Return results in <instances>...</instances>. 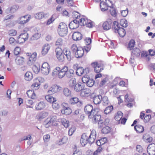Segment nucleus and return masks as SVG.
Listing matches in <instances>:
<instances>
[{
	"label": "nucleus",
	"mask_w": 155,
	"mask_h": 155,
	"mask_svg": "<svg viewBox=\"0 0 155 155\" xmlns=\"http://www.w3.org/2000/svg\"><path fill=\"white\" fill-rule=\"evenodd\" d=\"M134 129L137 133H142L144 130L143 127L140 124L135 126Z\"/></svg>",
	"instance_id": "7c9ffc66"
},
{
	"label": "nucleus",
	"mask_w": 155,
	"mask_h": 155,
	"mask_svg": "<svg viewBox=\"0 0 155 155\" xmlns=\"http://www.w3.org/2000/svg\"><path fill=\"white\" fill-rule=\"evenodd\" d=\"M72 15L74 18L78 20V19L80 18V15L79 13L76 12H74L72 13Z\"/></svg>",
	"instance_id": "052dcab7"
},
{
	"label": "nucleus",
	"mask_w": 155,
	"mask_h": 155,
	"mask_svg": "<svg viewBox=\"0 0 155 155\" xmlns=\"http://www.w3.org/2000/svg\"><path fill=\"white\" fill-rule=\"evenodd\" d=\"M131 53L132 56L138 57L140 54V51L138 48H135L132 49Z\"/></svg>",
	"instance_id": "393cba45"
},
{
	"label": "nucleus",
	"mask_w": 155,
	"mask_h": 155,
	"mask_svg": "<svg viewBox=\"0 0 155 155\" xmlns=\"http://www.w3.org/2000/svg\"><path fill=\"white\" fill-rule=\"evenodd\" d=\"M79 101V99L77 97H75L70 99L69 102L71 104H74L78 103Z\"/></svg>",
	"instance_id": "3c124183"
},
{
	"label": "nucleus",
	"mask_w": 155,
	"mask_h": 155,
	"mask_svg": "<svg viewBox=\"0 0 155 155\" xmlns=\"http://www.w3.org/2000/svg\"><path fill=\"white\" fill-rule=\"evenodd\" d=\"M84 53L83 48L79 47H78V50L75 53V55L76 57L77 58H81L83 56Z\"/></svg>",
	"instance_id": "a211bd4d"
},
{
	"label": "nucleus",
	"mask_w": 155,
	"mask_h": 155,
	"mask_svg": "<svg viewBox=\"0 0 155 155\" xmlns=\"http://www.w3.org/2000/svg\"><path fill=\"white\" fill-rule=\"evenodd\" d=\"M89 68H77L76 71V74L81 76L83 74H87L89 72Z\"/></svg>",
	"instance_id": "f8f14e48"
},
{
	"label": "nucleus",
	"mask_w": 155,
	"mask_h": 155,
	"mask_svg": "<svg viewBox=\"0 0 155 155\" xmlns=\"http://www.w3.org/2000/svg\"><path fill=\"white\" fill-rule=\"evenodd\" d=\"M96 133L95 130L91 131L90 135L88 136L85 133L82 135L80 140V143L82 146H85L87 143L91 144L94 142L96 138Z\"/></svg>",
	"instance_id": "f03ea898"
},
{
	"label": "nucleus",
	"mask_w": 155,
	"mask_h": 155,
	"mask_svg": "<svg viewBox=\"0 0 155 155\" xmlns=\"http://www.w3.org/2000/svg\"><path fill=\"white\" fill-rule=\"evenodd\" d=\"M106 140V138H103L100 140H97L96 144L97 146H100L104 144L105 143Z\"/></svg>",
	"instance_id": "ea45409f"
},
{
	"label": "nucleus",
	"mask_w": 155,
	"mask_h": 155,
	"mask_svg": "<svg viewBox=\"0 0 155 155\" xmlns=\"http://www.w3.org/2000/svg\"><path fill=\"white\" fill-rule=\"evenodd\" d=\"M79 25V20L74 19L69 24V26L70 29H74L77 28Z\"/></svg>",
	"instance_id": "4468645a"
},
{
	"label": "nucleus",
	"mask_w": 155,
	"mask_h": 155,
	"mask_svg": "<svg viewBox=\"0 0 155 155\" xmlns=\"http://www.w3.org/2000/svg\"><path fill=\"white\" fill-rule=\"evenodd\" d=\"M151 118V116L150 115L148 114L146 115L144 119V121L145 123L149 122Z\"/></svg>",
	"instance_id": "e2e57ef3"
},
{
	"label": "nucleus",
	"mask_w": 155,
	"mask_h": 155,
	"mask_svg": "<svg viewBox=\"0 0 155 155\" xmlns=\"http://www.w3.org/2000/svg\"><path fill=\"white\" fill-rule=\"evenodd\" d=\"M120 24L123 27H126L127 26V21L125 19H121L120 20Z\"/></svg>",
	"instance_id": "8fccbe9b"
},
{
	"label": "nucleus",
	"mask_w": 155,
	"mask_h": 155,
	"mask_svg": "<svg viewBox=\"0 0 155 155\" xmlns=\"http://www.w3.org/2000/svg\"><path fill=\"white\" fill-rule=\"evenodd\" d=\"M100 118L99 120H96V122H94L93 121H92L94 123H96L97 122H98V127H102L104 125H105V122H104V121L101 119V116L100 115Z\"/></svg>",
	"instance_id": "58836bf2"
},
{
	"label": "nucleus",
	"mask_w": 155,
	"mask_h": 155,
	"mask_svg": "<svg viewBox=\"0 0 155 155\" xmlns=\"http://www.w3.org/2000/svg\"><path fill=\"white\" fill-rule=\"evenodd\" d=\"M63 52L68 60L70 61L71 59V53L69 50L65 48L63 49Z\"/></svg>",
	"instance_id": "5701e85b"
},
{
	"label": "nucleus",
	"mask_w": 155,
	"mask_h": 155,
	"mask_svg": "<svg viewBox=\"0 0 155 155\" xmlns=\"http://www.w3.org/2000/svg\"><path fill=\"white\" fill-rule=\"evenodd\" d=\"M33 102L32 100H29L26 103L27 108H32L31 106L33 104Z\"/></svg>",
	"instance_id": "13d9d810"
},
{
	"label": "nucleus",
	"mask_w": 155,
	"mask_h": 155,
	"mask_svg": "<svg viewBox=\"0 0 155 155\" xmlns=\"http://www.w3.org/2000/svg\"><path fill=\"white\" fill-rule=\"evenodd\" d=\"M91 66L93 68H100L104 67V65L101 62L95 61L92 62L91 64Z\"/></svg>",
	"instance_id": "a878e982"
},
{
	"label": "nucleus",
	"mask_w": 155,
	"mask_h": 155,
	"mask_svg": "<svg viewBox=\"0 0 155 155\" xmlns=\"http://www.w3.org/2000/svg\"><path fill=\"white\" fill-rule=\"evenodd\" d=\"M21 51V48L19 47H16L14 49V53L15 55H18L19 54Z\"/></svg>",
	"instance_id": "bf43d9fd"
},
{
	"label": "nucleus",
	"mask_w": 155,
	"mask_h": 155,
	"mask_svg": "<svg viewBox=\"0 0 155 155\" xmlns=\"http://www.w3.org/2000/svg\"><path fill=\"white\" fill-rule=\"evenodd\" d=\"M147 151L150 155L155 154V144L151 143L147 147Z\"/></svg>",
	"instance_id": "ddd939ff"
},
{
	"label": "nucleus",
	"mask_w": 155,
	"mask_h": 155,
	"mask_svg": "<svg viewBox=\"0 0 155 155\" xmlns=\"http://www.w3.org/2000/svg\"><path fill=\"white\" fill-rule=\"evenodd\" d=\"M50 68H41V73L45 75H48L49 72Z\"/></svg>",
	"instance_id": "6e6d98bb"
},
{
	"label": "nucleus",
	"mask_w": 155,
	"mask_h": 155,
	"mask_svg": "<svg viewBox=\"0 0 155 155\" xmlns=\"http://www.w3.org/2000/svg\"><path fill=\"white\" fill-rule=\"evenodd\" d=\"M63 94L67 97H69L71 96V91L68 88H65L63 90Z\"/></svg>",
	"instance_id": "e433bc0d"
},
{
	"label": "nucleus",
	"mask_w": 155,
	"mask_h": 155,
	"mask_svg": "<svg viewBox=\"0 0 155 155\" xmlns=\"http://www.w3.org/2000/svg\"><path fill=\"white\" fill-rule=\"evenodd\" d=\"M50 138V135L49 134H46L44 135L43 137L44 142H47L48 141Z\"/></svg>",
	"instance_id": "0e129e2a"
},
{
	"label": "nucleus",
	"mask_w": 155,
	"mask_h": 155,
	"mask_svg": "<svg viewBox=\"0 0 155 155\" xmlns=\"http://www.w3.org/2000/svg\"><path fill=\"white\" fill-rule=\"evenodd\" d=\"M8 35L10 36H15L17 34V31L16 30L12 29L8 31Z\"/></svg>",
	"instance_id": "79ce46f5"
},
{
	"label": "nucleus",
	"mask_w": 155,
	"mask_h": 155,
	"mask_svg": "<svg viewBox=\"0 0 155 155\" xmlns=\"http://www.w3.org/2000/svg\"><path fill=\"white\" fill-rule=\"evenodd\" d=\"M94 95V93H91V91L89 89L83 88L81 92V95L83 97H87L90 96L91 98Z\"/></svg>",
	"instance_id": "423d86ee"
},
{
	"label": "nucleus",
	"mask_w": 155,
	"mask_h": 155,
	"mask_svg": "<svg viewBox=\"0 0 155 155\" xmlns=\"http://www.w3.org/2000/svg\"><path fill=\"white\" fill-rule=\"evenodd\" d=\"M112 5V2L109 0H106L105 2H101L100 3V8L102 11L108 9V7L110 8Z\"/></svg>",
	"instance_id": "39448f33"
},
{
	"label": "nucleus",
	"mask_w": 155,
	"mask_h": 155,
	"mask_svg": "<svg viewBox=\"0 0 155 155\" xmlns=\"http://www.w3.org/2000/svg\"><path fill=\"white\" fill-rule=\"evenodd\" d=\"M113 109L112 106H108L106 107L104 111V113L107 114L110 113Z\"/></svg>",
	"instance_id": "de8ad7c7"
},
{
	"label": "nucleus",
	"mask_w": 155,
	"mask_h": 155,
	"mask_svg": "<svg viewBox=\"0 0 155 155\" xmlns=\"http://www.w3.org/2000/svg\"><path fill=\"white\" fill-rule=\"evenodd\" d=\"M61 87L56 85H53L51 87L48 91V93L50 94H54L60 90Z\"/></svg>",
	"instance_id": "9b49d317"
},
{
	"label": "nucleus",
	"mask_w": 155,
	"mask_h": 155,
	"mask_svg": "<svg viewBox=\"0 0 155 155\" xmlns=\"http://www.w3.org/2000/svg\"><path fill=\"white\" fill-rule=\"evenodd\" d=\"M82 78V80L83 82L84 83L86 84L88 80L90 78L89 76L86 74H85Z\"/></svg>",
	"instance_id": "4d7b16f0"
},
{
	"label": "nucleus",
	"mask_w": 155,
	"mask_h": 155,
	"mask_svg": "<svg viewBox=\"0 0 155 155\" xmlns=\"http://www.w3.org/2000/svg\"><path fill=\"white\" fill-rule=\"evenodd\" d=\"M118 23L116 21L113 22V28L115 33H118L119 36L122 37H124L126 34V31L124 29L119 27Z\"/></svg>",
	"instance_id": "7ed1b4c3"
},
{
	"label": "nucleus",
	"mask_w": 155,
	"mask_h": 155,
	"mask_svg": "<svg viewBox=\"0 0 155 155\" xmlns=\"http://www.w3.org/2000/svg\"><path fill=\"white\" fill-rule=\"evenodd\" d=\"M72 38L74 41H79L81 40L82 35L81 33L78 32H74L72 35Z\"/></svg>",
	"instance_id": "6ab92c4d"
},
{
	"label": "nucleus",
	"mask_w": 155,
	"mask_h": 155,
	"mask_svg": "<svg viewBox=\"0 0 155 155\" xmlns=\"http://www.w3.org/2000/svg\"><path fill=\"white\" fill-rule=\"evenodd\" d=\"M66 74V70L65 68H61V70L60 69L58 76L60 78H63Z\"/></svg>",
	"instance_id": "72a5a7b5"
},
{
	"label": "nucleus",
	"mask_w": 155,
	"mask_h": 155,
	"mask_svg": "<svg viewBox=\"0 0 155 155\" xmlns=\"http://www.w3.org/2000/svg\"><path fill=\"white\" fill-rule=\"evenodd\" d=\"M113 21L110 19H108L105 21L102 24V28L103 29L106 31L110 29L112 25Z\"/></svg>",
	"instance_id": "0eeeda50"
},
{
	"label": "nucleus",
	"mask_w": 155,
	"mask_h": 155,
	"mask_svg": "<svg viewBox=\"0 0 155 155\" xmlns=\"http://www.w3.org/2000/svg\"><path fill=\"white\" fill-rule=\"evenodd\" d=\"M50 46L48 44H46L43 46L41 51V54L43 55H45L50 48Z\"/></svg>",
	"instance_id": "4be33fe9"
},
{
	"label": "nucleus",
	"mask_w": 155,
	"mask_h": 155,
	"mask_svg": "<svg viewBox=\"0 0 155 155\" xmlns=\"http://www.w3.org/2000/svg\"><path fill=\"white\" fill-rule=\"evenodd\" d=\"M84 86L83 85H81L79 83H78L74 86V91L77 92H79L81 91L82 89L84 88Z\"/></svg>",
	"instance_id": "c756f323"
},
{
	"label": "nucleus",
	"mask_w": 155,
	"mask_h": 155,
	"mask_svg": "<svg viewBox=\"0 0 155 155\" xmlns=\"http://www.w3.org/2000/svg\"><path fill=\"white\" fill-rule=\"evenodd\" d=\"M94 84V81L92 79H89L86 83L87 86L89 87H92Z\"/></svg>",
	"instance_id": "864d4df0"
},
{
	"label": "nucleus",
	"mask_w": 155,
	"mask_h": 155,
	"mask_svg": "<svg viewBox=\"0 0 155 155\" xmlns=\"http://www.w3.org/2000/svg\"><path fill=\"white\" fill-rule=\"evenodd\" d=\"M77 83L76 78H72L69 81V87L73 89Z\"/></svg>",
	"instance_id": "aec40b11"
},
{
	"label": "nucleus",
	"mask_w": 155,
	"mask_h": 155,
	"mask_svg": "<svg viewBox=\"0 0 155 155\" xmlns=\"http://www.w3.org/2000/svg\"><path fill=\"white\" fill-rule=\"evenodd\" d=\"M68 27L66 24L63 22H61L59 25L58 31L59 35L64 36L68 32Z\"/></svg>",
	"instance_id": "20e7f679"
},
{
	"label": "nucleus",
	"mask_w": 155,
	"mask_h": 155,
	"mask_svg": "<svg viewBox=\"0 0 155 155\" xmlns=\"http://www.w3.org/2000/svg\"><path fill=\"white\" fill-rule=\"evenodd\" d=\"M62 39L61 38H59L58 39L55 43V45L58 47L61 45L62 44Z\"/></svg>",
	"instance_id": "774afa93"
},
{
	"label": "nucleus",
	"mask_w": 155,
	"mask_h": 155,
	"mask_svg": "<svg viewBox=\"0 0 155 155\" xmlns=\"http://www.w3.org/2000/svg\"><path fill=\"white\" fill-rule=\"evenodd\" d=\"M34 83L31 85V87L35 90H37L39 88V79L36 78L33 80Z\"/></svg>",
	"instance_id": "b1692460"
},
{
	"label": "nucleus",
	"mask_w": 155,
	"mask_h": 155,
	"mask_svg": "<svg viewBox=\"0 0 155 155\" xmlns=\"http://www.w3.org/2000/svg\"><path fill=\"white\" fill-rule=\"evenodd\" d=\"M61 68H54L52 72V75L53 76H55L58 75V72Z\"/></svg>",
	"instance_id": "680f3d73"
},
{
	"label": "nucleus",
	"mask_w": 155,
	"mask_h": 155,
	"mask_svg": "<svg viewBox=\"0 0 155 155\" xmlns=\"http://www.w3.org/2000/svg\"><path fill=\"white\" fill-rule=\"evenodd\" d=\"M19 8L18 5H12L8 9L10 13H14L17 11Z\"/></svg>",
	"instance_id": "473e14b6"
},
{
	"label": "nucleus",
	"mask_w": 155,
	"mask_h": 155,
	"mask_svg": "<svg viewBox=\"0 0 155 155\" xmlns=\"http://www.w3.org/2000/svg\"><path fill=\"white\" fill-rule=\"evenodd\" d=\"M110 130V128L108 126H105L101 130V132L102 133L104 134H107L109 133Z\"/></svg>",
	"instance_id": "49530a36"
},
{
	"label": "nucleus",
	"mask_w": 155,
	"mask_h": 155,
	"mask_svg": "<svg viewBox=\"0 0 155 155\" xmlns=\"http://www.w3.org/2000/svg\"><path fill=\"white\" fill-rule=\"evenodd\" d=\"M67 138L64 137L57 141L56 142V143L58 145H61L64 143H66L67 142Z\"/></svg>",
	"instance_id": "f704fd0d"
},
{
	"label": "nucleus",
	"mask_w": 155,
	"mask_h": 155,
	"mask_svg": "<svg viewBox=\"0 0 155 155\" xmlns=\"http://www.w3.org/2000/svg\"><path fill=\"white\" fill-rule=\"evenodd\" d=\"M62 52L61 49L60 48H58L56 49L55 52L57 57L59 61H62L64 60V56L62 54Z\"/></svg>",
	"instance_id": "9d476101"
},
{
	"label": "nucleus",
	"mask_w": 155,
	"mask_h": 155,
	"mask_svg": "<svg viewBox=\"0 0 155 155\" xmlns=\"http://www.w3.org/2000/svg\"><path fill=\"white\" fill-rule=\"evenodd\" d=\"M24 61V58L20 56H17L15 59V62L18 65H22Z\"/></svg>",
	"instance_id": "bb28decb"
},
{
	"label": "nucleus",
	"mask_w": 155,
	"mask_h": 155,
	"mask_svg": "<svg viewBox=\"0 0 155 155\" xmlns=\"http://www.w3.org/2000/svg\"><path fill=\"white\" fill-rule=\"evenodd\" d=\"M45 99L47 101L51 103H53L56 101V100L52 96L49 95H47L45 96Z\"/></svg>",
	"instance_id": "a19ab883"
},
{
	"label": "nucleus",
	"mask_w": 155,
	"mask_h": 155,
	"mask_svg": "<svg viewBox=\"0 0 155 155\" xmlns=\"http://www.w3.org/2000/svg\"><path fill=\"white\" fill-rule=\"evenodd\" d=\"M33 78V75L32 73L29 71L27 72L25 74V80L27 81H31Z\"/></svg>",
	"instance_id": "2f4dec72"
},
{
	"label": "nucleus",
	"mask_w": 155,
	"mask_h": 155,
	"mask_svg": "<svg viewBox=\"0 0 155 155\" xmlns=\"http://www.w3.org/2000/svg\"><path fill=\"white\" fill-rule=\"evenodd\" d=\"M31 18V16L29 15H27L21 17L20 18L19 23L24 24L28 22Z\"/></svg>",
	"instance_id": "2eb2a0df"
},
{
	"label": "nucleus",
	"mask_w": 155,
	"mask_h": 155,
	"mask_svg": "<svg viewBox=\"0 0 155 155\" xmlns=\"http://www.w3.org/2000/svg\"><path fill=\"white\" fill-rule=\"evenodd\" d=\"M108 76H104L103 77H102V80L100 84V87H102L104 85L106 82L108 81Z\"/></svg>",
	"instance_id": "4c0bfd02"
},
{
	"label": "nucleus",
	"mask_w": 155,
	"mask_h": 155,
	"mask_svg": "<svg viewBox=\"0 0 155 155\" xmlns=\"http://www.w3.org/2000/svg\"><path fill=\"white\" fill-rule=\"evenodd\" d=\"M28 35L27 32L21 34L18 38V41L20 43H23L28 39Z\"/></svg>",
	"instance_id": "1a4fd4ad"
},
{
	"label": "nucleus",
	"mask_w": 155,
	"mask_h": 155,
	"mask_svg": "<svg viewBox=\"0 0 155 155\" xmlns=\"http://www.w3.org/2000/svg\"><path fill=\"white\" fill-rule=\"evenodd\" d=\"M102 101H103V104L105 106L107 105L109 103L108 97L106 96H104L103 97H102Z\"/></svg>",
	"instance_id": "603ef678"
},
{
	"label": "nucleus",
	"mask_w": 155,
	"mask_h": 155,
	"mask_svg": "<svg viewBox=\"0 0 155 155\" xmlns=\"http://www.w3.org/2000/svg\"><path fill=\"white\" fill-rule=\"evenodd\" d=\"M123 116V113L121 111H118L115 116V119L117 121H119L121 120Z\"/></svg>",
	"instance_id": "c9c22d12"
},
{
	"label": "nucleus",
	"mask_w": 155,
	"mask_h": 155,
	"mask_svg": "<svg viewBox=\"0 0 155 155\" xmlns=\"http://www.w3.org/2000/svg\"><path fill=\"white\" fill-rule=\"evenodd\" d=\"M78 48L76 45L75 44L72 45L71 47V49L72 51L74 52H76L78 50Z\"/></svg>",
	"instance_id": "338daca9"
},
{
	"label": "nucleus",
	"mask_w": 155,
	"mask_h": 155,
	"mask_svg": "<svg viewBox=\"0 0 155 155\" xmlns=\"http://www.w3.org/2000/svg\"><path fill=\"white\" fill-rule=\"evenodd\" d=\"M80 20V21H79V24L81 26L85 25L88 20L86 18H81ZM78 20L79 21V20Z\"/></svg>",
	"instance_id": "c03bdc74"
},
{
	"label": "nucleus",
	"mask_w": 155,
	"mask_h": 155,
	"mask_svg": "<svg viewBox=\"0 0 155 155\" xmlns=\"http://www.w3.org/2000/svg\"><path fill=\"white\" fill-rule=\"evenodd\" d=\"M37 53L36 52H34L32 54L29 58V60L27 63L29 65L32 64L36 60Z\"/></svg>",
	"instance_id": "f3484780"
},
{
	"label": "nucleus",
	"mask_w": 155,
	"mask_h": 155,
	"mask_svg": "<svg viewBox=\"0 0 155 155\" xmlns=\"http://www.w3.org/2000/svg\"><path fill=\"white\" fill-rule=\"evenodd\" d=\"M61 122L62 125L66 128L68 127L69 126V122L68 120H67L65 118H62L61 120Z\"/></svg>",
	"instance_id": "37998d69"
},
{
	"label": "nucleus",
	"mask_w": 155,
	"mask_h": 155,
	"mask_svg": "<svg viewBox=\"0 0 155 155\" xmlns=\"http://www.w3.org/2000/svg\"><path fill=\"white\" fill-rule=\"evenodd\" d=\"M63 109L61 110V113L63 114L66 115H69L71 113L72 110L71 109L68 107V105L65 103L62 104Z\"/></svg>",
	"instance_id": "6e6552de"
},
{
	"label": "nucleus",
	"mask_w": 155,
	"mask_h": 155,
	"mask_svg": "<svg viewBox=\"0 0 155 155\" xmlns=\"http://www.w3.org/2000/svg\"><path fill=\"white\" fill-rule=\"evenodd\" d=\"M98 109H93L92 105L88 104L84 108L85 113L88 115L89 118L91 119L92 121L96 122V120H99L100 118V114L98 113Z\"/></svg>",
	"instance_id": "f257e3e1"
},
{
	"label": "nucleus",
	"mask_w": 155,
	"mask_h": 155,
	"mask_svg": "<svg viewBox=\"0 0 155 155\" xmlns=\"http://www.w3.org/2000/svg\"><path fill=\"white\" fill-rule=\"evenodd\" d=\"M135 44V41L133 40H131L129 43L127 48L130 50L132 49Z\"/></svg>",
	"instance_id": "09e8293b"
},
{
	"label": "nucleus",
	"mask_w": 155,
	"mask_h": 155,
	"mask_svg": "<svg viewBox=\"0 0 155 155\" xmlns=\"http://www.w3.org/2000/svg\"><path fill=\"white\" fill-rule=\"evenodd\" d=\"M110 8L109 10L111 15L114 17L116 16L117 14V12L115 8L113 7V5H112L111 7H110Z\"/></svg>",
	"instance_id": "a18cd8bd"
},
{
	"label": "nucleus",
	"mask_w": 155,
	"mask_h": 155,
	"mask_svg": "<svg viewBox=\"0 0 155 155\" xmlns=\"http://www.w3.org/2000/svg\"><path fill=\"white\" fill-rule=\"evenodd\" d=\"M68 68H65L66 74L65 75L68 78H72L74 74V71L71 69H68Z\"/></svg>",
	"instance_id": "c85d7f7f"
},
{
	"label": "nucleus",
	"mask_w": 155,
	"mask_h": 155,
	"mask_svg": "<svg viewBox=\"0 0 155 155\" xmlns=\"http://www.w3.org/2000/svg\"><path fill=\"white\" fill-rule=\"evenodd\" d=\"M48 115V113L45 111H42L39 114V119H43L45 118Z\"/></svg>",
	"instance_id": "5fc2aeb1"
},
{
	"label": "nucleus",
	"mask_w": 155,
	"mask_h": 155,
	"mask_svg": "<svg viewBox=\"0 0 155 155\" xmlns=\"http://www.w3.org/2000/svg\"><path fill=\"white\" fill-rule=\"evenodd\" d=\"M93 99V101L95 104H100L102 100V96L101 95H94L91 98Z\"/></svg>",
	"instance_id": "dca6fc26"
},
{
	"label": "nucleus",
	"mask_w": 155,
	"mask_h": 155,
	"mask_svg": "<svg viewBox=\"0 0 155 155\" xmlns=\"http://www.w3.org/2000/svg\"><path fill=\"white\" fill-rule=\"evenodd\" d=\"M54 121V120L52 118H48L45 121V127L46 128L52 125Z\"/></svg>",
	"instance_id": "cd10ccee"
},
{
	"label": "nucleus",
	"mask_w": 155,
	"mask_h": 155,
	"mask_svg": "<svg viewBox=\"0 0 155 155\" xmlns=\"http://www.w3.org/2000/svg\"><path fill=\"white\" fill-rule=\"evenodd\" d=\"M52 107L53 109L57 110L59 108L60 105L58 103H55V102H54L52 103Z\"/></svg>",
	"instance_id": "69168bd1"
},
{
	"label": "nucleus",
	"mask_w": 155,
	"mask_h": 155,
	"mask_svg": "<svg viewBox=\"0 0 155 155\" xmlns=\"http://www.w3.org/2000/svg\"><path fill=\"white\" fill-rule=\"evenodd\" d=\"M26 94L28 97L32 99H35L37 97L36 95L33 90H28L27 91Z\"/></svg>",
	"instance_id": "412c9836"
}]
</instances>
